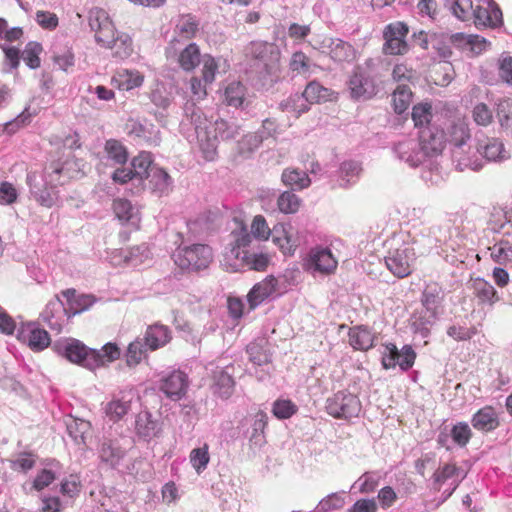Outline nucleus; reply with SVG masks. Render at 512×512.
<instances>
[{
	"label": "nucleus",
	"mask_w": 512,
	"mask_h": 512,
	"mask_svg": "<svg viewBox=\"0 0 512 512\" xmlns=\"http://www.w3.org/2000/svg\"><path fill=\"white\" fill-rule=\"evenodd\" d=\"M431 105L428 103L418 104L413 107L412 119L415 126L420 127L429 124L432 118Z\"/></svg>",
	"instance_id": "338daca9"
},
{
	"label": "nucleus",
	"mask_w": 512,
	"mask_h": 512,
	"mask_svg": "<svg viewBox=\"0 0 512 512\" xmlns=\"http://www.w3.org/2000/svg\"><path fill=\"white\" fill-rule=\"evenodd\" d=\"M150 351L148 346L141 337H137L132 341L125 352V361L128 367H136L146 358L147 352Z\"/></svg>",
	"instance_id": "a19ab883"
},
{
	"label": "nucleus",
	"mask_w": 512,
	"mask_h": 512,
	"mask_svg": "<svg viewBox=\"0 0 512 512\" xmlns=\"http://www.w3.org/2000/svg\"><path fill=\"white\" fill-rule=\"evenodd\" d=\"M113 210L120 221L138 227L140 222L139 210L130 201L122 198L115 199Z\"/></svg>",
	"instance_id": "72a5a7b5"
},
{
	"label": "nucleus",
	"mask_w": 512,
	"mask_h": 512,
	"mask_svg": "<svg viewBox=\"0 0 512 512\" xmlns=\"http://www.w3.org/2000/svg\"><path fill=\"white\" fill-rule=\"evenodd\" d=\"M418 142L421 150L427 156L437 155L442 152L446 144L445 131L435 125H428L419 132Z\"/></svg>",
	"instance_id": "dca6fc26"
},
{
	"label": "nucleus",
	"mask_w": 512,
	"mask_h": 512,
	"mask_svg": "<svg viewBox=\"0 0 512 512\" xmlns=\"http://www.w3.org/2000/svg\"><path fill=\"white\" fill-rule=\"evenodd\" d=\"M305 97L312 103L325 102L331 99L332 91L316 81L310 82L305 90Z\"/></svg>",
	"instance_id": "603ef678"
},
{
	"label": "nucleus",
	"mask_w": 512,
	"mask_h": 512,
	"mask_svg": "<svg viewBox=\"0 0 512 512\" xmlns=\"http://www.w3.org/2000/svg\"><path fill=\"white\" fill-rule=\"evenodd\" d=\"M189 460L197 474H201L208 466L210 461L209 446L204 443L201 447L191 450Z\"/></svg>",
	"instance_id": "3c124183"
},
{
	"label": "nucleus",
	"mask_w": 512,
	"mask_h": 512,
	"mask_svg": "<svg viewBox=\"0 0 512 512\" xmlns=\"http://www.w3.org/2000/svg\"><path fill=\"white\" fill-rule=\"evenodd\" d=\"M150 257V251L146 244L132 247L125 254V261L131 266H138L144 263Z\"/></svg>",
	"instance_id": "bf43d9fd"
},
{
	"label": "nucleus",
	"mask_w": 512,
	"mask_h": 512,
	"mask_svg": "<svg viewBox=\"0 0 512 512\" xmlns=\"http://www.w3.org/2000/svg\"><path fill=\"white\" fill-rule=\"evenodd\" d=\"M247 255V250L229 245L224 252L222 265L230 272L243 271L245 270Z\"/></svg>",
	"instance_id": "2f4dec72"
},
{
	"label": "nucleus",
	"mask_w": 512,
	"mask_h": 512,
	"mask_svg": "<svg viewBox=\"0 0 512 512\" xmlns=\"http://www.w3.org/2000/svg\"><path fill=\"white\" fill-rule=\"evenodd\" d=\"M278 292V280L270 275L256 283L247 295L250 309H254Z\"/></svg>",
	"instance_id": "4be33fe9"
},
{
	"label": "nucleus",
	"mask_w": 512,
	"mask_h": 512,
	"mask_svg": "<svg viewBox=\"0 0 512 512\" xmlns=\"http://www.w3.org/2000/svg\"><path fill=\"white\" fill-rule=\"evenodd\" d=\"M417 256L419 255L410 246L397 242L395 233L389 240L385 264L393 275L404 278L411 274Z\"/></svg>",
	"instance_id": "0eeeda50"
},
{
	"label": "nucleus",
	"mask_w": 512,
	"mask_h": 512,
	"mask_svg": "<svg viewBox=\"0 0 512 512\" xmlns=\"http://www.w3.org/2000/svg\"><path fill=\"white\" fill-rule=\"evenodd\" d=\"M203 68L202 77L206 84L212 83L215 80V76L222 69L223 72L228 68L226 61L215 59L210 55H204L202 58Z\"/></svg>",
	"instance_id": "c03bdc74"
},
{
	"label": "nucleus",
	"mask_w": 512,
	"mask_h": 512,
	"mask_svg": "<svg viewBox=\"0 0 512 512\" xmlns=\"http://www.w3.org/2000/svg\"><path fill=\"white\" fill-rule=\"evenodd\" d=\"M361 408L358 396L347 390L338 391L326 400L327 413L337 419L357 417Z\"/></svg>",
	"instance_id": "1a4fd4ad"
},
{
	"label": "nucleus",
	"mask_w": 512,
	"mask_h": 512,
	"mask_svg": "<svg viewBox=\"0 0 512 512\" xmlns=\"http://www.w3.org/2000/svg\"><path fill=\"white\" fill-rule=\"evenodd\" d=\"M471 290L478 302L492 307L501 300V297L495 287L483 278L471 280Z\"/></svg>",
	"instance_id": "a878e982"
},
{
	"label": "nucleus",
	"mask_w": 512,
	"mask_h": 512,
	"mask_svg": "<svg viewBox=\"0 0 512 512\" xmlns=\"http://www.w3.org/2000/svg\"><path fill=\"white\" fill-rule=\"evenodd\" d=\"M126 147L116 139H109L104 145V158L114 165H124L128 160Z\"/></svg>",
	"instance_id": "58836bf2"
},
{
	"label": "nucleus",
	"mask_w": 512,
	"mask_h": 512,
	"mask_svg": "<svg viewBox=\"0 0 512 512\" xmlns=\"http://www.w3.org/2000/svg\"><path fill=\"white\" fill-rule=\"evenodd\" d=\"M234 384L231 375L221 370L215 375L214 393L221 398L227 399L233 393Z\"/></svg>",
	"instance_id": "8fccbe9b"
},
{
	"label": "nucleus",
	"mask_w": 512,
	"mask_h": 512,
	"mask_svg": "<svg viewBox=\"0 0 512 512\" xmlns=\"http://www.w3.org/2000/svg\"><path fill=\"white\" fill-rule=\"evenodd\" d=\"M144 77L137 70L121 69L112 77V82L124 91H130L138 88L143 84Z\"/></svg>",
	"instance_id": "473e14b6"
},
{
	"label": "nucleus",
	"mask_w": 512,
	"mask_h": 512,
	"mask_svg": "<svg viewBox=\"0 0 512 512\" xmlns=\"http://www.w3.org/2000/svg\"><path fill=\"white\" fill-rule=\"evenodd\" d=\"M443 301V292L437 284L427 285L422 292L421 304L428 311L440 314V307Z\"/></svg>",
	"instance_id": "4c0bfd02"
},
{
	"label": "nucleus",
	"mask_w": 512,
	"mask_h": 512,
	"mask_svg": "<svg viewBox=\"0 0 512 512\" xmlns=\"http://www.w3.org/2000/svg\"><path fill=\"white\" fill-rule=\"evenodd\" d=\"M406 34H385L386 41L383 45V51L389 55H402L409 50V44L404 39Z\"/></svg>",
	"instance_id": "49530a36"
},
{
	"label": "nucleus",
	"mask_w": 512,
	"mask_h": 512,
	"mask_svg": "<svg viewBox=\"0 0 512 512\" xmlns=\"http://www.w3.org/2000/svg\"><path fill=\"white\" fill-rule=\"evenodd\" d=\"M246 56L253 62L251 69L262 77L278 71L280 51L274 43L253 41L246 48Z\"/></svg>",
	"instance_id": "423d86ee"
},
{
	"label": "nucleus",
	"mask_w": 512,
	"mask_h": 512,
	"mask_svg": "<svg viewBox=\"0 0 512 512\" xmlns=\"http://www.w3.org/2000/svg\"><path fill=\"white\" fill-rule=\"evenodd\" d=\"M445 135L446 142L453 145L452 157L458 170L463 171L467 168L478 170L481 168L482 165L477 158L472 159L464 154L463 147L470 139V130L468 123L463 118L451 121L446 128Z\"/></svg>",
	"instance_id": "7ed1b4c3"
},
{
	"label": "nucleus",
	"mask_w": 512,
	"mask_h": 512,
	"mask_svg": "<svg viewBox=\"0 0 512 512\" xmlns=\"http://www.w3.org/2000/svg\"><path fill=\"white\" fill-rule=\"evenodd\" d=\"M95 41L102 47L113 50V55L120 59L129 57L133 51L132 40L128 34H121L115 38V34H95Z\"/></svg>",
	"instance_id": "412c9836"
},
{
	"label": "nucleus",
	"mask_w": 512,
	"mask_h": 512,
	"mask_svg": "<svg viewBox=\"0 0 512 512\" xmlns=\"http://www.w3.org/2000/svg\"><path fill=\"white\" fill-rule=\"evenodd\" d=\"M362 168L360 164L356 161H345L340 166V177L341 180L344 181L343 185H348L352 182H355V179L358 178Z\"/></svg>",
	"instance_id": "0e129e2a"
},
{
	"label": "nucleus",
	"mask_w": 512,
	"mask_h": 512,
	"mask_svg": "<svg viewBox=\"0 0 512 512\" xmlns=\"http://www.w3.org/2000/svg\"><path fill=\"white\" fill-rule=\"evenodd\" d=\"M70 316L68 308L58 297L49 301L41 313L42 321L57 333L62 331Z\"/></svg>",
	"instance_id": "f3484780"
},
{
	"label": "nucleus",
	"mask_w": 512,
	"mask_h": 512,
	"mask_svg": "<svg viewBox=\"0 0 512 512\" xmlns=\"http://www.w3.org/2000/svg\"><path fill=\"white\" fill-rule=\"evenodd\" d=\"M374 337L364 327H354L349 332V343L356 350L366 351L373 346Z\"/></svg>",
	"instance_id": "79ce46f5"
},
{
	"label": "nucleus",
	"mask_w": 512,
	"mask_h": 512,
	"mask_svg": "<svg viewBox=\"0 0 512 512\" xmlns=\"http://www.w3.org/2000/svg\"><path fill=\"white\" fill-rule=\"evenodd\" d=\"M131 399L132 397L127 398V396H122L121 398L111 400L106 406L107 416L113 421L120 420L129 412Z\"/></svg>",
	"instance_id": "09e8293b"
},
{
	"label": "nucleus",
	"mask_w": 512,
	"mask_h": 512,
	"mask_svg": "<svg viewBox=\"0 0 512 512\" xmlns=\"http://www.w3.org/2000/svg\"><path fill=\"white\" fill-rule=\"evenodd\" d=\"M62 296L66 298L69 305L68 310L71 311L72 315L88 310L96 301L92 295L82 294L76 296L74 289L62 291Z\"/></svg>",
	"instance_id": "e433bc0d"
},
{
	"label": "nucleus",
	"mask_w": 512,
	"mask_h": 512,
	"mask_svg": "<svg viewBox=\"0 0 512 512\" xmlns=\"http://www.w3.org/2000/svg\"><path fill=\"white\" fill-rule=\"evenodd\" d=\"M150 351L162 348L171 340V331L167 326L154 324L147 327L141 337Z\"/></svg>",
	"instance_id": "cd10ccee"
},
{
	"label": "nucleus",
	"mask_w": 512,
	"mask_h": 512,
	"mask_svg": "<svg viewBox=\"0 0 512 512\" xmlns=\"http://www.w3.org/2000/svg\"><path fill=\"white\" fill-rule=\"evenodd\" d=\"M277 205L280 212L294 214L301 206V199L291 191H284L278 196Z\"/></svg>",
	"instance_id": "5fc2aeb1"
},
{
	"label": "nucleus",
	"mask_w": 512,
	"mask_h": 512,
	"mask_svg": "<svg viewBox=\"0 0 512 512\" xmlns=\"http://www.w3.org/2000/svg\"><path fill=\"white\" fill-rule=\"evenodd\" d=\"M89 25L92 31H110L113 23L110 21L107 13L103 10L92 12L89 16Z\"/></svg>",
	"instance_id": "052dcab7"
},
{
	"label": "nucleus",
	"mask_w": 512,
	"mask_h": 512,
	"mask_svg": "<svg viewBox=\"0 0 512 512\" xmlns=\"http://www.w3.org/2000/svg\"><path fill=\"white\" fill-rule=\"evenodd\" d=\"M451 437L458 446L464 447L472 437V430L466 422H458L451 429Z\"/></svg>",
	"instance_id": "680f3d73"
},
{
	"label": "nucleus",
	"mask_w": 512,
	"mask_h": 512,
	"mask_svg": "<svg viewBox=\"0 0 512 512\" xmlns=\"http://www.w3.org/2000/svg\"><path fill=\"white\" fill-rule=\"evenodd\" d=\"M451 9L452 13L462 21L473 15L474 24L478 29H496L503 23L502 11L495 3H490L488 8L477 6L473 9L472 0H455Z\"/></svg>",
	"instance_id": "20e7f679"
},
{
	"label": "nucleus",
	"mask_w": 512,
	"mask_h": 512,
	"mask_svg": "<svg viewBox=\"0 0 512 512\" xmlns=\"http://www.w3.org/2000/svg\"><path fill=\"white\" fill-rule=\"evenodd\" d=\"M65 176L64 165L51 163L42 173L29 172L26 183L33 199L41 206L50 208L60 200L58 186L64 184L62 178Z\"/></svg>",
	"instance_id": "f03ea898"
},
{
	"label": "nucleus",
	"mask_w": 512,
	"mask_h": 512,
	"mask_svg": "<svg viewBox=\"0 0 512 512\" xmlns=\"http://www.w3.org/2000/svg\"><path fill=\"white\" fill-rule=\"evenodd\" d=\"M380 476L374 472H366L358 478L352 488L358 485L360 493H371L379 484Z\"/></svg>",
	"instance_id": "e2e57ef3"
},
{
	"label": "nucleus",
	"mask_w": 512,
	"mask_h": 512,
	"mask_svg": "<svg viewBox=\"0 0 512 512\" xmlns=\"http://www.w3.org/2000/svg\"><path fill=\"white\" fill-rule=\"evenodd\" d=\"M477 152L486 160L492 162H502L510 158V154L504 148V144L496 138H487L483 142L479 140Z\"/></svg>",
	"instance_id": "bb28decb"
},
{
	"label": "nucleus",
	"mask_w": 512,
	"mask_h": 512,
	"mask_svg": "<svg viewBox=\"0 0 512 512\" xmlns=\"http://www.w3.org/2000/svg\"><path fill=\"white\" fill-rule=\"evenodd\" d=\"M338 261L328 247H312L303 260L304 269L312 275H330L334 273Z\"/></svg>",
	"instance_id": "9d476101"
},
{
	"label": "nucleus",
	"mask_w": 512,
	"mask_h": 512,
	"mask_svg": "<svg viewBox=\"0 0 512 512\" xmlns=\"http://www.w3.org/2000/svg\"><path fill=\"white\" fill-rule=\"evenodd\" d=\"M157 165L154 164L152 154L150 152L142 151L135 156L131 161V170L135 178L140 180L146 179L150 174V170L155 168Z\"/></svg>",
	"instance_id": "ea45409f"
},
{
	"label": "nucleus",
	"mask_w": 512,
	"mask_h": 512,
	"mask_svg": "<svg viewBox=\"0 0 512 512\" xmlns=\"http://www.w3.org/2000/svg\"><path fill=\"white\" fill-rule=\"evenodd\" d=\"M449 39L455 47L468 56L479 55L490 45L480 34H450Z\"/></svg>",
	"instance_id": "aec40b11"
},
{
	"label": "nucleus",
	"mask_w": 512,
	"mask_h": 512,
	"mask_svg": "<svg viewBox=\"0 0 512 512\" xmlns=\"http://www.w3.org/2000/svg\"><path fill=\"white\" fill-rule=\"evenodd\" d=\"M490 258L497 264H512V234L504 233L495 243L488 247Z\"/></svg>",
	"instance_id": "393cba45"
},
{
	"label": "nucleus",
	"mask_w": 512,
	"mask_h": 512,
	"mask_svg": "<svg viewBox=\"0 0 512 512\" xmlns=\"http://www.w3.org/2000/svg\"><path fill=\"white\" fill-rule=\"evenodd\" d=\"M249 360L255 365H263L270 362V355L257 343H250L246 349Z\"/></svg>",
	"instance_id": "774afa93"
},
{
	"label": "nucleus",
	"mask_w": 512,
	"mask_h": 512,
	"mask_svg": "<svg viewBox=\"0 0 512 512\" xmlns=\"http://www.w3.org/2000/svg\"><path fill=\"white\" fill-rule=\"evenodd\" d=\"M310 104L303 92L302 94L291 95L285 101L281 102L280 106L283 111L295 113V115L299 117L309 110Z\"/></svg>",
	"instance_id": "de8ad7c7"
},
{
	"label": "nucleus",
	"mask_w": 512,
	"mask_h": 512,
	"mask_svg": "<svg viewBox=\"0 0 512 512\" xmlns=\"http://www.w3.org/2000/svg\"><path fill=\"white\" fill-rule=\"evenodd\" d=\"M396 240L400 244L410 246L419 256L427 253L434 245L446 241L441 229L437 226H413L408 231L396 233Z\"/></svg>",
	"instance_id": "39448f33"
},
{
	"label": "nucleus",
	"mask_w": 512,
	"mask_h": 512,
	"mask_svg": "<svg viewBox=\"0 0 512 512\" xmlns=\"http://www.w3.org/2000/svg\"><path fill=\"white\" fill-rule=\"evenodd\" d=\"M97 454L103 465L116 468L125 457L126 450L121 446L118 439L103 437L99 442Z\"/></svg>",
	"instance_id": "a211bd4d"
},
{
	"label": "nucleus",
	"mask_w": 512,
	"mask_h": 512,
	"mask_svg": "<svg viewBox=\"0 0 512 512\" xmlns=\"http://www.w3.org/2000/svg\"><path fill=\"white\" fill-rule=\"evenodd\" d=\"M212 259V249L205 244H193L178 248L174 254V262L177 266L193 271L207 268Z\"/></svg>",
	"instance_id": "6e6552de"
},
{
	"label": "nucleus",
	"mask_w": 512,
	"mask_h": 512,
	"mask_svg": "<svg viewBox=\"0 0 512 512\" xmlns=\"http://www.w3.org/2000/svg\"><path fill=\"white\" fill-rule=\"evenodd\" d=\"M466 474L461 468L455 464H445L439 467L433 474L434 485L436 489L440 490V487L448 480H452V489L446 494L444 500L452 495V493L459 486L460 482L465 478Z\"/></svg>",
	"instance_id": "5701e85b"
},
{
	"label": "nucleus",
	"mask_w": 512,
	"mask_h": 512,
	"mask_svg": "<svg viewBox=\"0 0 512 512\" xmlns=\"http://www.w3.org/2000/svg\"><path fill=\"white\" fill-rule=\"evenodd\" d=\"M471 424L482 432L493 431L499 426L498 414L493 407L485 406L472 416Z\"/></svg>",
	"instance_id": "7c9ffc66"
},
{
	"label": "nucleus",
	"mask_w": 512,
	"mask_h": 512,
	"mask_svg": "<svg viewBox=\"0 0 512 512\" xmlns=\"http://www.w3.org/2000/svg\"><path fill=\"white\" fill-rule=\"evenodd\" d=\"M42 52V46L37 42H29L22 52V59L26 65L31 69H36L40 66L39 55Z\"/></svg>",
	"instance_id": "13d9d810"
},
{
	"label": "nucleus",
	"mask_w": 512,
	"mask_h": 512,
	"mask_svg": "<svg viewBox=\"0 0 512 512\" xmlns=\"http://www.w3.org/2000/svg\"><path fill=\"white\" fill-rule=\"evenodd\" d=\"M395 157L410 167H417L425 160V152L421 150L417 139L405 138L393 146Z\"/></svg>",
	"instance_id": "2eb2a0df"
},
{
	"label": "nucleus",
	"mask_w": 512,
	"mask_h": 512,
	"mask_svg": "<svg viewBox=\"0 0 512 512\" xmlns=\"http://www.w3.org/2000/svg\"><path fill=\"white\" fill-rule=\"evenodd\" d=\"M120 356L121 350L117 344L112 342L106 343L101 350H91L90 357H88V361L86 362V368L95 370L114 362L119 359Z\"/></svg>",
	"instance_id": "b1692460"
},
{
	"label": "nucleus",
	"mask_w": 512,
	"mask_h": 512,
	"mask_svg": "<svg viewBox=\"0 0 512 512\" xmlns=\"http://www.w3.org/2000/svg\"><path fill=\"white\" fill-rule=\"evenodd\" d=\"M67 431L76 444H86L87 436L91 432V424L83 419H71L67 422Z\"/></svg>",
	"instance_id": "a18cd8bd"
},
{
	"label": "nucleus",
	"mask_w": 512,
	"mask_h": 512,
	"mask_svg": "<svg viewBox=\"0 0 512 512\" xmlns=\"http://www.w3.org/2000/svg\"><path fill=\"white\" fill-rule=\"evenodd\" d=\"M411 98L410 88L405 84L398 85L392 95L395 112L398 114L405 112L411 103Z\"/></svg>",
	"instance_id": "864d4df0"
},
{
	"label": "nucleus",
	"mask_w": 512,
	"mask_h": 512,
	"mask_svg": "<svg viewBox=\"0 0 512 512\" xmlns=\"http://www.w3.org/2000/svg\"><path fill=\"white\" fill-rule=\"evenodd\" d=\"M18 339L33 351H42L50 345L48 332L34 323L23 325L17 335Z\"/></svg>",
	"instance_id": "6ab92c4d"
},
{
	"label": "nucleus",
	"mask_w": 512,
	"mask_h": 512,
	"mask_svg": "<svg viewBox=\"0 0 512 512\" xmlns=\"http://www.w3.org/2000/svg\"><path fill=\"white\" fill-rule=\"evenodd\" d=\"M224 95L226 103L237 108L243 103L245 88L240 82H232L225 88Z\"/></svg>",
	"instance_id": "6e6d98bb"
},
{
	"label": "nucleus",
	"mask_w": 512,
	"mask_h": 512,
	"mask_svg": "<svg viewBox=\"0 0 512 512\" xmlns=\"http://www.w3.org/2000/svg\"><path fill=\"white\" fill-rule=\"evenodd\" d=\"M349 89L352 98L367 100L377 93L374 77L365 69L358 67L349 79Z\"/></svg>",
	"instance_id": "ddd939ff"
},
{
	"label": "nucleus",
	"mask_w": 512,
	"mask_h": 512,
	"mask_svg": "<svg viewBox=\"0 0 512 512\" xmlns=\"http://www.w3.org/2000/svg\"><path fill=\"white\" fill-rule=\"evenodd\" d=\"M439 315L421 307L411 316V327L414 333L419 334L422 338L428 337L431 327L436 323Z\"/></svg>",
	"instance_id": "c756f323"
},
{
	"label": "nucleus",
	"mask_w": 512,
	"mask_h": 512,
	"mask_svg": "<svg viewBox=\"0 0 512 512\" xmlns=\"http://www.w3.org/2000/svg\"><path fill=\"white\" fill-rule=\"evenodd\" d=\"M186 115L194 125L201 152L206 160H214L220 140L234 139L240 133V126L236 122L218 119L212 124L201 109L194 105L186 107Z\"/></svg>",
	"instance_id": "f257e3e1"
},
{
	"label": "nucleus",
	"mask_w": 512,
	"mask_h": 512,
	"mask_svg": "<svg viewBox=\"0 0 512 512\" xmlns=\"http://www.w3.org/2000/svg\"><path fill=\"white\" fill-rule=\"evenodd\" d=\"M188 387V376L181 370H173L163 375L159 381V390L172 401H179L184 398Z\"/></svg>",
	"instance_id": "f8f14e48"
},
{
	"label": "nucleus",
	"mask_w": 512,
	"mask_h": 512,
	"mask_svg": "<svg viewBox=\"0 0 512 512\" xmlns=\"http://www.w3.org/2000/svg\"><path fill=\"white\" fill-rule=\"evenodd\" d=\"M53 348L58 355L84 368H86V362L92 350L74 338L59 340L55 342Z\"/></svg>",
	"instance_id": "4468645a"
},
{
	"label": "nucleus",
	"mask_w": 512,
	"mask_h": 512,
	"mask_svg": "<svg viewBox=\"0 0 512 512\" xmlns=\"http://www.w3.org/2000/svg\"><path fill=\"white\" fill-rule=\"evenodd\" d=\"M472 119L478 126H488L493 122L494 116L490 107L485 103H477L472 109Z\"/></svg>",
	"instance_id": "4d7b16f0"
},
{
	"label": "nucleus",
	"mask_w": 512,
	"mask_h": 512,
	"mask_svg": "<svg viewBox=\"0 0 512 512\" xmlns=\"http://www.w3.org/2000/svg\"><path fill=\"white\" fill-rule=\"evenodd\" d=\"M332 45L330 52L336 61H349L354 58V49L349 43L338 40L337 43L332 42Z\"/></svg>",
	"instance_id": "69168bd1"
},
{
	"label": "nucleus",
	"mask_w": 512,
	"mask_h": 512,
	"mask_svg": "<svg viewBox=\"0 0 512 512\" xmlns=\"http://www.w3.org/2000/svg\"><path fill=\"white\" fill-rule=\"evenodd\" d=\"M282 183L293 190H303L310 186L308 174L298 168H286L281 175Z\"/></svg>",
	"instance_id": "c9c22d12"
},
{
	"label": "nucleus",
	"mask_w": 512,
	"mask_h": 512,
	"mask_svg": "<svg viewBox=\"0 0 512 512\" xmlns=\"http://www.w3.org/2000/svg\"><path fill=\"white\" fill-rule=\"evenodd\" d=\"M382 365L385 369L395 368L399 366L401 370H409L415 362L416 353L412 346L404 345L402 349H398L393 343L383 345Z\"/></svg>",
	"instance_id": "9b49d317"
},
{
	"label": "nucleus",
	"mask_w": 512,
	"mask_h": 512,
	"mask_svg": "<svg viewBox=\"0 0 512 512\" xmlns=\"http://www.w3.org/2000/svg\"><path fill=\"white\" fill-rule=\"evenodd\" d=\"M146 179L149 181L148 185L150 190L158 196L168 195L172 191V178L159 166L152 168Z\"/></svg>",
	"instance_id": "c85d7f7f"
},
{
	"label": "nucleus",
	"mask_w": 512,
	"mask_h": 512,
	"mask_svg": "<svg viewBox=\"0 0 512 512\" xmlns=\"http://www.w3.org/2000/svg\"><path fill=\"white\" fill-rule=\"evenodd\" d=\"M201 61L199 47L195 43L188 44L180 51L178 63L185 71H192Z\"/></svg>",
	"instance_id": "37998d69"
},
{
	"label": "nucleus",
	"mask_w": 512,
	"mask_h": 512,
	"mask_svg": "<svg viewBox=\"0 0 512 512\" xmlns=\"http://www.w3.org/2000/svg\"><path fill=\"white\" fill-rule=\"evenodd\" d=\"M135 429L140 437L144 439H151L159 434L160 425L153 419L150 412L143 411L136 417Z\"/></svg>",
	"instance_id": "f704fd0d"
}]
</instances>
